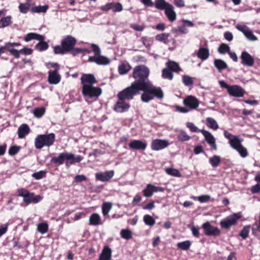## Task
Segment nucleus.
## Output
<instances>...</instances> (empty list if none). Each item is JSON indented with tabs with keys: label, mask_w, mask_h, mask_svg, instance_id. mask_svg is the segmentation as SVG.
Listing matches in <instances>:
<instances>
[{
	"label": "nucleus",
	"mask_w": 260,
	"mask_h": 260,
	"mask_svg": "<svg viewBox=\"0 0 260 260\" xmlns=\"http://www.w3.org/2000/svg\"><path fill=\"white\" fill-rule=\"evenodd\" d=\"M143 92L141 95V99L144 103H148L152 100L155 97L158 99H162L164 97V93L160 87H156L150 82L143 84L139 87V92Z\"/></svg>",
	"instance_id": "nucleus-1"
},
{
	"label": "nucleus",
	"mask_w": 260,
	"mask_h": 260,
	"mask_svg": "<svg viewBox=\"0 0 260 260\" xmlns=\"http://www.w3.org/2000/svg\"><path fill=\"white\" fill-rule=\"evenodd\" d=\"M149 74V69L145 66H138L134 70L133 76L135 79L133 82L138 86H141L143 84L150 83L148 77Z\"/></svg>",
	"instance_id": "nucleus-2"
},
{
	"label": "nucleus",
	"mask_w": 260,
	"mask_h": 260,
	"mask_svg": "<svg viewBox=\"0 0 260 260\" xmlns=\"http://www.w3.org/2000/svg\"><path fill=\"white\" fill-rule=\"evenodd\" d=\"M155 7L160 10L165 11V13L169 20L173 22L176 19V13L173 6L165 0H156Z\"/></svg>",
	"instance_id": "nucleus-3"
},
{
	"label": "nucleus",
	"mask_w": 260,
	"mask_h": 260,
	"mask_svg": "<svg viewBox=\"0 0 260 260\" xmlns=\"http://www.w3.org/2000/svg\"><path fill=\"white\" fill-rule=\"evenodd\" d=\"M91 47L94 55L89 56L88 61L94 62L101 66H106L110 63V59L108 57L101 55V49L98 45L91 44Z\"/></svg>",
	"instance_id": "nucleus-4"
},
{
	"label": "nucleus",
	"mask_w": 260,
	"mask_h": 260,
	"mask_svg": "<svg viewBox=\"0 0 260 260\" xmlns=\"http://www.w3.org/2000/svg\"><path fill=\"white\" fill-rule=\"evenodd\" d=\"M55 141V135L50 133L47 135H39L35 138V145L37 149H41L44 147L52 146Z\"/></svg>",
	"instance_id": "nucleus-5"
},
{
	"label": "nucleus",
	"mask_w": 260,
	"mask_h": 260,
	"mask_svg": "<svg viewBox=\"0 0 260 260\" xmlns=\"http://www.w3.org/2000/svg\"><path fill=\"white\" fill-rule=\"evenodd\" d=\"M17 192L18 196L23 198V202L26 205L37 204L43 199L42 196H36L34 192H30L25 188H19L17 190Z\"/></svg>",
	"instance_id": "nucleus-6"
},
{
	"label": "nucleus",
	"mask_w": 260,
	"mask_h": 260,
	"mask_svg": "<svg viewBox=\"0 0 260 260\" xmlns=\"http://www.w3.org/2000/svg\"><path fill=\"white\" fill-rule=\"evenodd\" d=\"M139 93V86L132 83L131 85L122 91L117 94L119 100H131L134 97Z\"/></svg>",
	"instance_id": "nucleus-7"
},
{
	"label": "nucleus",
	"mask_w": 260,
	"mask_h": 260,
	"mask_svg": "<svg viewBox=\"0 0 260 260\" xmlns=\"http://www.w3.org/2000/svg\"><path fill=\"white\" fill-rule=\"evenodd\" d=\"M32 40H37L40 41L36 45V48L38 50L42 51L48 49L49 47L48 44L44 42L45 37L43 36L36 33L30 32L27 34L24 37V40L26 42H29Z\"/></svg>",
	"instance_id": "nucleus-8"
},
{
	"label": "nucleus",
	"mask_w": 260,
	"mask_h": 260,
	"mask_svg": "<svg viewBox=\"0 0 260 260\" xmlns=\"http://www.w3.org/2000/svg\"><path fill=\"white\" fill-rule=\"evenodd\" d=\"M102 89L99 87L93 86L82 88V93L84 97L90 99H96L101 94Z\"/></svg>",
	"instance_id": "nucleus-9"
},
{
	"label": "nucleus",
	"mask_w": 260,
	"mask_h": 260,
	"mask_svg": "<svg viewBox=\"0 0 260 260\" xmlns=\"http://www.w3.org/2000/svg\"><path fill=\"white\" fill-rule=\"evenodd\" d=\"M224 136L229 140V144L234 149H238L242 145L243 139L239 136L233 135L227 131H224Z\"/></svg>",
	"instance_id": "nucleus-10"
},
{
	"label": "nucleus",
	"mask_w": 260,
	"mask_h": 260,
	"mask_svg": "<svg viewBox=\"0 0 260 260\" xmlns=\"http://www.w3.org/2000/svg\"><path fill=\"white\" fill-rule=\"evenodd\" d=\"M204 234L208 236L218 237L221 234L220 230L217 228L212 226L209 222H206L202 225Z\"/></svg>",
	"instance_id": "nucleus-11"
},
{
	"label": "nucleus",
	"mask_w": 260,
	"mask_h": 260,
	"mask_svg": "<svg viewBox=\"0 0 260 260\" xmlns=\"http://www.w3.org/2000/svg\"><path fill=\"white\" fill-rule=\"evenodd\" d=\"M240 217L241 216L239 214H234L229 216L221 220L220 225L223 229H228L231 226L234 225Z\"/></svg>",
	"instance_id": "nucleus-12"
},
{
	"label": "nucleus",
	"mask_w": 260,
	"mask_h": 260,
	"mask_svg": "<svg viewBox=\"0 0 260 260\" xmlns=\"http://www.w3.org/2000/svg\"><path fill=\"white\" fill-rule=\"evenodd\" d=\"M80 80L82 88L93 86L97 82L94 76L91 74H83Z\"/></svg>",
	"instance_id": "nucleus-13"
},
{
	"label": "nucleus",
	"mask_w": 260,
	"mask_h": 260,
	"mask_svg": "<svg viewBox=\"0 0 260 260\" xmlns=\"http://www.w3.org/2000/svg\"><path fill=\"white\" fill-rule=\"evenodd\" d=\"M76 42V40L75 38L68 35L61 41V45L64 46V50L69 52L74 49Z\"/></svg>",
	"instance_id": "nucleus-14"
},
{
	"label": "nucleus",
	"mask_w": 260,
	"mask_h": 260,
	"mask_svg": "<svg viewBox=\"0 0 260 260\" xmlns=\"http://www.w3.org/2000/svg\"><path fill=\"white\" fill-rule=\"evenodd\" d=\"M229 94L233 97L242 98L245 93V90L240 86L238 85H231L228 92Z\"/></svg>",
	"instance_id": "nucleus-15"
},
{
	"label": "nucleus",
	"mask_w": 260,
	"mask_h": 260,
	"mask_svg": "<svg viewBox=\"0 0 260 260\" xmlns=\"http://www.w3.org/2000/svg\"><path fill=\"white\" fill-rule=\"evenodd\" d=\"M236 28L242 32L249 41H255L257 40V37L254 35L252 30L248 26L244 25H237Z\"/></svg>",
	"instance_id": "nucleus-16"
},
{
	"label": "nucleus",
	"mask_w": 260,
	"mask_h": 260,
	"mask_svg": "<svg viewBox=\"0 0 260 260\" xmlns=\"http://www.w3.org/2000/svg\"><path fill=\"white\" fill-rule=\"evenodd\" d=\"M165 189L161 187L156 186L151 184H147L146 187L143 190V194L147 198L151 197L154 192H163Z\"/></svg>",
	"instance_id": "nucleus-17"
},
{
	"label": "nucleus",
	"mask_w": 260,
	"mask_h": 260,
	"mask_svg": "<svg viewBox=\"0 0 260 260\" xmlns=\"http://www.w3.org/2000/svg\"><path fill=\"white\" fill-rule=\"evenodd\" d=\"M241 63L244 66L252 67L253 66L254 60L253 57L247 52L243 51L240 56Z\"/></svg>",
	"instance_id": "nucleus-18"
},
{
	"label": "nucleus",
	"mask_w": 260,
	"mask_h": 260,
	"mask_svg": "<svg viewBox=\"0 0 260 260\" xmlns=\"http://www.w3.org/2000/svg\"><path fill=\"white\" fill-rule=\"evenodd\" d=\"M201 133L204 136L206 141L214 150H217V145L216 144L215 139L214 136L209 132L202 129Z\"/></svg>",
	"instance_id": "nucleus-19"
},
{
	"label": "nucleus",
	"mask_w": 260,
	"mask_h": 260,
	"mask_svg": "<svg viewBox=\"0 0 260 260\" xmlns=\"http://www.w3.org/2000/svg\"><path fill=\"white\" fill-rule=\"evenodd\" d=\"M169 144L168 140L155 139L152 142L151 148L153 150L158 151L167 147Z\"/></svg>",
	"instance_id": "nucleus-20"
},
{
	"label": "nucleus",
	"mask_w": 260,
	"mask_h": 260,
	"mask_svg": "<svg viewBox=\"0 0 260 260\" xmlns=\"http://www.w3.org/2000/svg\"><path fill=\"white\" fill-rule=\"evenodd\" d=\"M184 105L189 108L190 109H195L199 107V101L198 99L193 96H188L183 100Z\"/></svg>",
	"instance_id": "nucleus-21"
},
{
	"label": "nucleus",
	"mask_w": 260,
	"mask_h": 260,
	"mask_svg": "<svg viewBox=\"0 0 260 260\" xmlns=\"http://www.w3.org/2000/svg\"><path fill=\"white\" fill-rule=\"evenodd\" d=\"M129 107V104L125 102L124 100L118 99L114 106V110L117 112L122 113L128 111Z\"/></svg>",
	"instance_id": "nucleus-22"
},
{
	"label": "nucleus",
	"mask_w": 260,
	"mask_h": 260,
	"mask_svg": "<svg viewBox=\"0 0 260 260\" xmlns=\"http://www.w3.org/2000/svg\"><path fill=\"white\" fill-rule=\"evenodd\" d=\"M114 175V172L113 170L108 171L104 172H99L95 174L96 180L102 182L108 181L111 179Z\"/></svg>",
	"instance_id": "nucleus-23"
},
{
	"label": "nucleus",
	"mask_w": 260,
	"mask_h": 260,
	"mask_svg": "<svg viewBox=\"0 0 260 260\" xmlns=\"http://www.w3.org/2000/svg\"><path fill=\"white\" fill-rule=\"evenodd\" d=\"M61 77L58 71L50 70L48 72V82L52 84H56L60 81Z\"/></svg>",
	"instance_id": "nucleus-24"
},
{
	"label": "nucleus",
	"mask_w": 260,
	"mask_h": 260,
	"mask_svg": "<svg viewBox=\"0 0 260 260\" xmlns=\"http://www.w3.org/2000/svg\"><path fill=\"white\" fill-rule=\"evenodd\" d=\"M112 250L108 246L103 248L98 260H111Z\"/></svg>",
	"instance_id": "nucleus-25"
},
{
	"label": "nucleus",
	"mask_w": 260,
	"mask_h": 260,
	"mask_svg": "<svg viewBox=\"0 0 260 260\" xmlns=\"http://www.w3.org/2000/svg\"><path fill=\"white\" fill-rule=\"evenodd\" d=\"M130 148L135 150H144L146 144L140 140H133L128 144Z\"/></svg>",
	"instance_id": "nucleus-26"
},
{
	"label": "nucleus",
	"mask_w": 260,
	"mask_h": 260,
	"mask_svg": "<svg viewBox=\"0 0 260 260\" xmlns=\"http://www.w3.org/2000/svg\"><path fill=\"white\" fill-rule=\"evenodd\" d=\"M30 132V128L28 125L26 124H21L18 129V137L20 139H22L28 135Z\"/></svg>",
	"instance_id": "nucleus-27"
},
{
	"label": "nucleus",
	"mask_w": 260,
	"mask_h": 260,
	"mask_svg": "<svg viewBox=\"0 0 260 260\" xmlns=\"http://www.w3.org/2000/svg\"><path fill=\"white\" fill-rule=\"evenodd\" d=\"M89 224L91 225L96 226L102 224L100 216L98 213H93L89 218Z\"/></svg>",
	"instance_id": "nucleus-28"
},
{
	"label": "nucleus",
	"mask_w": 260,
	"mask_h": 260,
	"mask_svg": "<svg viewBox=\"0 0 260 260\" xmlns=\"http://www.w3.org/2000/svg\"><path fill=\"white\" fill-rule=\"evenodd\" d=\"M209 50L206 47H201L197 53V56L202 60H206L209 56Z\"/></svg>",
	"instance_id": "nucleus-29"
},
{
	"label": "nucleus",
	"mask_w": 260,
	"mask_h": 260,
	"mask_svg": "<svg viewBox=\"0 0 260 260\" xmlns=\"http://www.w3.org/2000/svg\"><path fill=\"white\" fill-rule=\"evenodd\" d=\"M67 155V152L60 153L58 156L53 157L51 161L54 164H62L66 158H70L69 156Z\"/></svg>",
	"instance_id": "nucleus-30"
},
{
	"label": "nucleus",
	"mask_w": 260,
	"mask_h": 260,
	"mask_svg": "<svg viewBox=\"0 0 260 260\" xmlns=\"http://www.w3.org/2000/svg\"><path fill=\"white\" fill-rule=\"evenodd\" d=\"M166 67L172 72L179 73V72L182 71L178 63L174 61H168L166 63Z\"/></svg>",
	"instance_id": "nucleus-31"
},
{
	"label": "nucleus",
	"mask_w": 260,
	"mask_h": 260,
	"mask_svg": "<svg viewBox=\"0 0 260 260\" xmlns=\"http://www.w3.org/2000/svg\"><path fill=\"white\" fill-rule=\"evenodd\" d=\"M49 6L47 5H45L43 6L39 5L32 7L30 9V11L32 13H45L47 12Z\"/></svg>",
	"instance_id": "nucleus-32"
},
{
	"label": "nucleus",
	"mask_w": 260,
	"mask_h": 260,
	"mask_svg": "<svg viewBox=\"0 0 260 260\" xmlns=\"http://www.w3.org/2000/svg\"><path fill=\"white\" fill-rule=\"evenodd\" d=\"M214 65L219 72L228 68L225 62L220 59H216L214 61Z\"/></svg>",
	"instance_id": "nucleus-33"
},
{
	"label": "nucleus",
	"mask_w": 260,
	"mask_h": 260,
	"mask_svg": "<svg viewBox=\"0 0 260 260\" xmlns=\"http://www.w3.org/2000/svg\"><path fill=\"white\" fill-rule=\"evenodd\" d=\"M12 23V17L7 16L1 18L0 20V28H3L10 25Z\"/></svg>",
	"instance_id": "nucleus-34"
},
{
	"label": "nucleus",
	"mask_w": 260,
	"mask_h": 260,
	"mask_svg": "<svg viewBox=\"0 0 260 260\" xmlns=\"http://www.w3.org/2000/svg\"><path fill=\"white\" fill-rule=\"evenodd\" d=\"M209 162L212 167L216 168L221 162V157L218 155H214L209 158Z\"/></svg>",
	"instance_id": "nucleus-35"
},
{
	"label": "nucleus",
	"mask_w": 260,
	"mask_h": 260,
	"mask_svg": "<svg viewBox=\"0 0 260 260\" xmlns=\"http://www.w3.org/2000/svg\"><path fill=\"white\" fill-rule=\"evenodd\" d=\"M131 69V67L127 63H122L118 67V72L121 75L126 74Z\"/></svg>",
	"instance_id": "nucleus-36"
},
{
	"label": "nucleus",
	"mask_w": 260,
	"mask_h": 260,
	"mask_svg": "<svg viewBox=\"0 0 260 260\" xmlns=\"http://www.w3.org/2000/svg\"><path fill=\"white\" fill-rule=\"evenodd\" d=\"M206 121L207 122V126L211 129L216 130L219 128L218 124L216 121L211 117H208L206 118Z\"/></svg>",
	"instance_id": "nucleus-37"
},
{
	"label": "nucleus",
	"mask_w": 260,
	"mask_h": 260,
	"mask_svg": "<svg viewBox=\"0 0 260 260\" xmlns=\"http://www.w3.org/2000/svg\"><path fill=\"white\" fill-rule=\"evenodd\" d=\"M177 137L178 141L180 142L187 141L190 139V137L183 130L179 131Z\"/></svg>",
	"instance_id": "nucleus-38"
},
{
	"label": "nucleus",
	"mask_w": 260,
	"mask_h": 260,
	"mask_svg": "<svg viewBox=\"0 0 260 260\" xmlns=\"http://www.w3.org/2000/svg\"><path fill=\"white\" fill-rule=\"evenodd\" d=\"M112 207L110 202H104L102 206V213L104 216H107Z\"/></svg>",
	"instance_id": "nucleus-39"
},
{
	"label": "nucleus",
	"mask_w": 260,
	"mask_h": 260,
	"mask_svg": "<svg viewBox=\"0 0 260 260\" xmlns=\"http://www.w3.org/2000/svg\"><path fill=\"white\" fill-rule=\"evenodd\" d=\"M161 76L164 79L170 80H172L173 78V72L167 67L162 69Z\"/></svg>",
	"instance_id": "nucleus-40"
},
{
	"label": "nucleus",
	"mask_w": 260,
	"mask_h": 260,
	"mask_svg": "<svg viewBox=\"0 0 260 260\" xmlns=\"http://www.w3.org/2000/svg\"><path fill=\"white\" fill-rule=\"evenodd\" d=\"M170 35L168 33H162L158 34L155 36V39L157 41L162 42L167 44L168 43V38Z\"/></svg>",
	"instance_id": "nucleus-41"
},
{
	"label": "nucleus",
	"mask_w": 260,
	"mask_h": 260,
	"mask_svg": "<svg viewBox=\"0 0 260 260\" xmlns=\"http://www.w3.org/2000/svg\"><path fill=\"white\" fill-rule=\"evenodd\" d=\"M143 221L147 225L152 226L155 223V219L150 215L146 214L143 217Z\"/></svg>",
	"instance_id": "nucleus-42"
},
{
	"label": "nucleus",
	"mask_w": 260,
	"mask_h": 260,
	"mask_svg": "<svg viewBox=\"0 0 260 260\" xmlns=\"http://www.w3.org/2000/svg\"><path fill=\"white\" fill-rule=\"evenodd\" d=\"M165 171L166 173L169 175L177 177H181V174L176 169L168 168L165 169Z\"/></svg>",
	"instance_id": "nucleus-43"
},
{
	"label": "nucleus",
	"mask_w": 260,
	"mask_h": 260,
	"mask_svg": "<svg viewBox=\"0 0 260 260\" xmlns=\"http://www.w3.org/2000/svg\"><path fill=\"white\" fill-rule=\"evenodd\" d=\"M120 234L121 237L124 239L128 240L132 238V232L129 229H122Z\"/></svg>",
	"instance_id": "nucleus-44"
},
{
	"label": "nucleus",
	"mask_w": 260,
	"mask_h": 260,
	"mask_svg": "<svg viewBox=\"0 0 260 260\" xmlns=\"http://www.w3.org/2000/svg\"><path fill=\"white\" fill-rule=\"evenodd\" d=\"M45 112V109L44 107H41L35 109L33 110V114L37 118H41Z\"/></svg>",
	"instance_id": "nucleus-45"
},
{
	"label": "nucleus",
	"mask_w": 260,
	"mask_h": 260,
	"mask_svg": "<svg viewBox=\"0 0 260 260\" xmlns=\"http://www.w3.org/2000/svg\"><path fill=\"white\" fill-rule=\"evenodd\" d=\"M191 245V243L189 241H185L182 242L178 243L177 246L178 248L183 250H188Z\"/></svg>",
	"instance_id": "nucleus-46"
},
{
	"label": "nucleus",
	"mask_w": 260,
	"mask_h": 260,
	"mask_svg": "<svg viewBox=\"0 0 260 260\" xmlns=\"http://www.w3.org/2000/svg\"><path fill=\"white\" fill-rule=\"evenodd\" d=\"M6 47L7 48V50L11 55L14 56L16 58H19L20 57V52H19V50H17L14 48V47L8 45Z\"/></svg>",
	"instance_id": "nucleus-47"
},
{
	"label": "nucleus",
	"mask_w": 260,
	"mask_h": 260,
	"mask_svg": "<svg viewBox=\"0 0 260 260\" xmlns=\"http://www.w3.org/2000/svg\"><path fill=\"white\" fill-rule=\"evenodd\" d=\"M182 82L187 86H191L193 84L192 78L188 75H183L182 76Z\"/></svg>",
	"instance_id": "nucleus-48"
},
{
	"label": "nucleus",
	"mask_w": 260,
	"mask_h": 260,
	"mask_svg": "<svg viewBox=\"0 0 260 260\" xmlns=\"http://www.w3.org/2000/svg\"><path fill=\"white\" fill-rule=\"evenodd\" d=\"M38 232L42 234L46 233L48 230V225L45 222H42L38 224L37 226Z\"/></svg>",
	"instance_id": "nucleus-49"
},
{
	"label": "nucleus",
	"mask_w": 260,
	"mask_h": 260,
	"mask_svg": "<svg viewBox=\"0 0 260 260\" xmlns=\"http://www.w3.org/2000/svg\"><path fill=\"white\" fill-rule=\"evenodd\" d=\"M54 52L55 54H64L68 53L67 50H64V47L62 45H57L54 47Z\"/></svg>",
	"instance_id": "nucleus-50"
},
{
	"label": "nucleus",
	"mask_w": 260,
	"mask_h": 260,
	"mask_svg": "<svg viewBox=\"0 0 260 260\" xmlns=\"http://www.w3.org/2000/svg\"><path fill=\"white\" fill-rule=\"evenodd\" d=\"M230 47L226 44H222L218 48V51L220 54H225L229 52Z\"/></svg>",
	"instance_id": "nucleus-51"
},
{
	"label": "nucleus",
	"mask_w": 260,
	"mask_h": 260,
	"mask_svg": "<svg viewBox=\"0 0 260 260\" xmlns=\"http://www.w3.org/2000/svg\"><path fill=\"white\" fill-rule=\"evenodd\" d=\"M46 173L44 171H40L32 174V177L37 180H39L46 176Z\"/></svg>",
	"instance_id": "nucleus-52"
},
{
	"label": "nucleus",
	"mask_w": 260,
	"mask_h": 260,
	"mask_svg": "<svg viewBox=\"0 0 260 260\" xmlns=\"http://www.w3.org/2000/svg\"><path fill=\"white\" fill-rule=\"evenodd\" d=\"M30 5L28 3L20 4L19 6V11L21 13L26 14L29 9Z\"/></svg>",
	"instance_id": "nucleus-53"
},
{
	"label": "nucleus",
	"mask_w": 260,
	"mask_h": 260,
	"mask_svg": "<svg viewBox=\"0 0 260 260\" xmlns=\"http://www.w3.org/2000/svg\"><path fill=\"white\" fill-rule=\"evenodd\" d=\"M236 150H237L239 152L240 155L242 157L244 158L248 156V153L247 149L244 147L242 145L238 149H236Z\"/></svg>",
	"instance_id": "nucleus-54"
},
{
	"label": "nucleus",
	"mask_w": 260,
	"mask_h": 260,
	"mask_svg": "<svg viewBox=\"0 0 260 260\" xmlns=\"http://www.w3.org/2000/svg\"><path fill=\"white\" fill-rule=\"evenodd\" d=\"M173 31L175 33L179 32L182 34H186L188 32V30L186 28L185 25H183L173 29Z\"/></svg>",
	"instance_id": "nucleus-55"
},
{
	"label": "nucleus",
	"mask_w": 260,
	"mask_h": 260,
	"mask_svg": "<svg viewBox=\"0 0 260 260\" xmlns=\"http://www.w3.org/2000/svg\"><path fill=\"white\" fill-rule=\"evenodd\" d=\"M186 126L187 128L189 129V130L192 132H200L201 133V131L202 129H199L192 122H187L186 124Z\"/></svg>",
	"instance_id": "nucleus-56"
},
{
	"label": "nucleus",
	"mask_w": 260,
	"mask_h": 260,
	"mask_svg": "<svg viewBox=\"0 0 260 260\" xmlns=\"http://www.w3.org/2000/svg\"><path fill=\"white\" fill-rule=\"evenodd\" d=\"M20 149V146L14 145V146H11L9 148L8 152H9V155H12V156L15 155L19 151Z\"/></svg>",
	"instance_id": "nucleus-57"
},
{
	"label": "nucleus",
	"mask_w": 260,
	"mask_h": 260,
	"mask_svg": "<svg viewBox=\"0 0 260 260\" xmlns=\"http://www.w3.org/2000/svg\"><path fill=\"white\" fill-rule=\"evenodd\" d=\"M249 228V226H245L241 231L240 236L243 239H246L248 236Z\"/></svg>",
	"instance_id": "nucleus-58"
},
{
	"label": "nucleus",
	"mask_w": 260,
	"mask_h": 260,
	"mask_svg": "<svg viewBox=\"0 0 260 260\" xmlns=\"http://www.w3.org/2000/svg\"><path fill=\"white\" fill-rule=\"evenodd\" d=\"M199 202L201 203H207L210 199V196L207 194H204L199 196Z\"/></svg>",
	"instance_id": "nucleus-59"
},
{
	"label": "nucleus",
	"mask_w": 260,
	"mask_h": 260,
	"mask_svg": "<svg viewBox=\"0 0 260 260\" xmlns=\"http://www.w3.org/2000/svg\"><path fill=\"white\" fill-rule=\"evenodd\" d=\"M190 228L193 236L196 238H199L200 235L199 229L194 225H191Z\"/></svg>",
	"instance_id": "nucleus-60"
},
{
	"label": "nucleus",
	"mask_w": 260,
	"mask_h": 260,
	"mask_svg": "<svg viewBox=\"0 0 260 260\" xmlns=\"http://www.w3.org/2000/svg\"><path fill=\"white\" fill-rule=\"evenodd\" d=\"M123 7L122 5L119 3H113V9L114 12H121L122 10Z\"/></svg>",
	"instance_id": "nucleus-61"
},
{
	"label": "nucleus",
	"mask_w": 260,
	"mask_h": 260,
	"mask_svg": "<svg viewBox=\"0 0 260 260\" xmlns=\"http://www.w3.org/2000/svg\"><path fill=\"white\" fill-rule=\"evenodd\" d=\"M67 155L69 156L70 158H66V165L69 166L75 163L74 154L71 153H67Z\"/></svg>",
	"instance_id": "nucleus-62"
},
{
	"label": "nucleus",
	"mask_w": 260,
	"mask_h": 260,
	"mask_svg": "<svg viewBox=\"0 0 260 260\" xmlns=\"http://www.w3.org/2000/svg\"><path fill=\"white\" fill-rule=\"evenodd\" d=\"M113 9V3H109L105 5L102 6L100 9L103 11H107L110 9Z\"/></svg>",
	"instance_id": "nucleus-63"
},
{
	"label": "nucleus",
	"mask_w": 260,
	"mask_h": 260,
	"mask_svg": "<svg viewBox=\"0 0 260 260\" xmlns=\"http://www.w3.org/2000/svg\"><path fill=\"white\" fill-rule=\"evenodd\" d=\"M86 177L84 175H77L74 178V180L76 182H81L85 181Z\"/></svg>",
	"instance_id": "nucleus-64"
}]
</instances>
